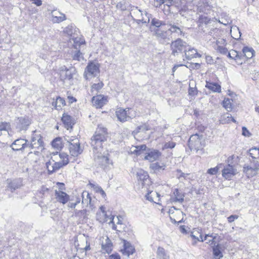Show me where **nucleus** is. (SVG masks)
Here are the masks:
<instances>
[{"label": "nucleus", "instance_id": "nucleus-1", "mask_svg": "<svg viewBox=\"0 0 259 259\" xmlns=\"http://www.w3.org/2000/svg\"><path fill=\"white\" fill-rule=\"evenodd\" d=\"M107 130L99 125L95 135L91 138V145L93 148L95 163L101 166H106L109 162L106 151L103 148L102 143L107 140Z\"/></svg>", "mask_w": 259, "mask_h": 259}, {"label": "nucleus", "instance_id": "nucleus-2", "mask_svg": "<svg viewBox=\"0 0 259 259\" xmlns=\"http://www.w3.org/2000/svg\"><path fill=\"white\" fill-rule=\"evenodd\" d=\"M43 147L44 142L40 134L36 131H33L31 137L30 144H28V148L37 150V151H34V154L37 155L39 153L38 150H41Z\"/></svg>", "mask_w": 259, "mask_h": 259}, {"label": "nucleus", "instance_id": "nucleus-3", "mask_svg": "<svg viewBox=\"0 0 259 259\" xmlns=\"http://www.w3.org/2000/svg\"><path fill=\"white\" fill-rule=\"evenodd\" d=\"M204 140L202 136H199L198 134L192 135L188 141V146L191 150H195L198 151L202 149L204 146Z\"/></svg>", "mask_w": 259, "mask_h": 259}, {"label": "nucleus", "instance_id": "nucleus-4", "mask_svg": "<svg viewBox=\"0 0 259 259\" xmlns=\"http://www.w3.org/2000/svg\"><path fill=\"white\" fill-rule=\"evenodd\" d=\"M66 140L69 143L68 148L71 156L77 157L82 153V149L80 147V143L78 139L69 138L68 139H66Z\"/></svg>", "mask_w": 259, "mask_h": 259}, {"label": "nucleus", "instance_id": "nucleus-5", "mask_svg": "<svg viewBox=\"0 0 259 259\" xmlns=\"http://www.w3.org/2000/svg\"><path fill=\"white\" fill-rule=\"evenodd\" d=\"M99 72V64L94 62H91L89 63L85 69L84 77L86 79H89L92 77L97 76Z\"/></svg>", "mask_w": 259, "mask_h": 259}, {"label": "nucleus", "instance_id": "nucleus-6", "mask_svg": "<svg viewBox=\"0 0 259 259\" xmlns=\"http://www.w3.org/2000/svg\"><path fill=\"white\" fill-rule=\"evenodd\" d=\"M134 111L129 108L123 109L118 108L116 111V115L118 119L121 122H124L130 118L135 116Z\"/></svg>", "mask_w": 259, "mask_h": 259}, {"label": "nucleus", "instance_id": "nucleus-7", "mask_svg": "<svg viewBox=\"0 0 259 259\" xmlns=\"http://www.w3.org/2000/svg\"><path fill=\"white\" fill-rule=\"evenodd\" d=\"M252 165H245L243 167V172L248 178H252L256 176L259 170V161L253 160L251 162Z\"/></svg>", "mask_w": 259, "mask_h": 259}, {"label": "nucleus", "instance_id": "nucleus-8", "mask_svg": "<svg viewBox=\"0 0 259 259\" xmlns=\"http://www.w3.org/2000/svg\"><path fill=\"white\" fill-rule=\"evenodd\" d=\"M57 185L59 186L58 190H55V196L58 201L63 204L66 203L69 199V196L63 190L64 189V185L63 183H58Z\"/></svg>", "mask_w": 259, "mask_h": 259}, {"label": "nucleus", "instance_id": "nucleus-9", "mask_svg": "<svg viewBox=\"0 0 259 259\" xmlns=\"http://www.w3.org/2000/svg\"><path fill=\"white\" fill-rule=\"evenodd\" d=\"M169 214L172 222L178 224L182 222L184 213L180 209L172 207L169 210Z\"/></svg>", "mask_w": 259, "mask_h": 259}, {"label": "nucleus", "instance_id": "nucleus-10", "mask_svg": "<svg viewBox=\"0 0 259 259\" xmlns=\"http://www.w3.org/2000/svg\"><path fill=\"white\" fill-rule=\"evenodd\" d=\"M131 15L134 19L138 23L142 22L143 23H149L150 21V14L145 13V19H142L141 18L144 15V13L139 9L137 8L132 10L131 12Z\"/></svg>", "mask_w": 259, "mask_h": 259}, {"label": "nucleus", "instance_id": "nucleus-11", "mask_svg": "<svg viewBox=\"0 0 259 259\" xmlns=\"http://www.w3.org/2000/svg\"><path fill=\"white\" fill-rule=\"evenodd\" d=\"M154 35L156 38L162 44H168L170 37L168 31L162 29V28L158 29H153Z\"/></svg>", "mask_w": 259, "mask_h": 259}, {"label": "nucleus", "instance_id": "nucleus-12", "mask_svg": "<svg viewBox=\"0 0 259 259\" xmlns=\"http://www.w3.org/2000/svg\"><path fill=\"white\" fill-rule=\"evenodd\" d=\"M75 73V69L73 67L67 69L65 66H62L60 68V76L61 80H70L72 78L73 75Z\"/></svg>", "mask_w": 259, "mask_h": 259}, {"label": "nucleus", "instance_id": "nucleus-13", "mask_svg": "<svg viewBox=\"0 0 259 259\" xmlns=\"http://www.w3.org/2000/svg\"><path fill=\"white\" fill-rule=\"evenodd\" d=\"M68 155L65 153H59L58 152L52 153V159L58 162L61 167L66 165L69 162Z\"/></svg>", "mask_w": 259, "mask_h": 259}, {"label": "nucleus", "instance_id": "nucleus-14", "mask_svg": "<svg viewBox=\"0 0 259 259\" xmlns=\"http://www.w3.org/2000/svg\"><path fill=\"white\" fill-rule=\"evenodd\" d=\"M186 42L183 41L181 39H178L175 41H173L171 44V47L172 49V54L176 55L178 51L182 52L186 51V48H188Z\"/></svg>", "mask_w": 259, "mask_h": 259}, {"label": "nucleus", "instance_id": "nucleus-15", "mask_svg": "<svg viewBox=\"0 0 259 259\" xmlns=\"http://www.w3.org/2000/svg\"><path fill=\"white\" fill-rule=\"evenodd\" d=\"M237 173V170L230 164L225 166L222 170V176L225 179L230 180Z\"/></svg>", "mask_w": 259, "mask_h": 259}, {"label": "nucleus", "instance_id": "nucleus-16", "mask_svg": "<svg viewBox=\"0 0 259 259\" xmlns=\"http://www.w3.org/2000/svg\"><path fill=\"white\" fill-rule=\"evenodd\" d=\"M27 141L23 139H19L15 140L11 145L12 149L15 151L24 150L28 148Z\"/></svg>", "mask_w": 259, "mask_h": 259}, {"label": "nucleus", "instance_id": "nucleus-17", "mask_svg": "<svg viewBox=\"0 0 259 259\" xmlns=\"http://www.w3.org/2000/svg\"><path fill=\"white\" fill-rule=\"evenodd\" d=\"M31 121L27 117H21L18 118L17 128L19 131H26L30 124Z\"/></svg>", "mask_w": 259, "mask_h": 259}, {"label": "nucleus", "instance_id": "nucleus-18", "mask_svg": "<svg viewBox=\"0 0 259 259\" xmlns=\"http://www.w3.org/2000/svg\"><path fill=\"white\" fill-rule=\"evenodd\" d=\"M97 220L101 223L107 222L110 221V218L111 216L107 215L105 207L102 206L100 207L99 211L96 214Z\"/></svg>", "mask_w": 259, "mask_h": 259}, {"label": "nucleus", "instance_id": "nucleus-19", "mask_svg": "<svg viewBox=\"0 0 259 259\" xmlns=\"http://www.w3.org/2000/svg\"><path fill=\"white\" fill-rule=\"evenodd\" d=\"M102 249L104 253H110L112 250V244L110 240L107 236L102 237L100 239Z\"/></svg>", "mask_w": 259, "mask_h": 259}, {"label": "nucleus", "instance_id": "nucleus-20", "mask_svg": "<svg viewBox=\"0 0 259 259\" xmlns=\"http://www.w3.org/2000/svg\"><path fill=\"white\" fill-rule=\"evenodd\" d=\"M107 102V98L101 95L94 96L92 98L93 104L97 108L102 107Z\"/></svg>", "mask_w": 259, "mask_h": 259}, {"label": "nucleus", "instance_id": "nucleus-21", "mask_svg": "<svg viewBox=\"0 0 259 259\" xmlns=\"http://www.w3.org/2000/svg\"><path fill=\"white\" fill-rule=\"evenodd\" d=\"M7 184L8 188L13 192L22 186V181L21 179L7 180Z\"/></svg>", "mask_w": 259, "mask_h": 259}, {"label": "nucleus", "instance_id": "nucleus-22", "mask_svg": "<svg viewBox=\"0 0 259 259\" xmlns=\"http://www.w3.org/2000/svg\"><path fill=\"white\" fill-rule=\"evenodd\" d=\"M51 15V21L54 23H59L66 19L65 15L59 11H53Z\"/></svg>", "mask_w": 259, "mask_h": 259}, {"label": "nucleus", "instance_id": "nucleus-23", "mask_svg": "<svg viewBox=\"0 0 259 259\" xmlns=\"http://www.w3.org/2000/svg\"><path fill=\"white\" fill-rule=\"evenodd\" d=\"M161 156V153L157 150H152L147 153L144 159L150 162H153L158 159Z\"/></svg>", "mask_w": 259, "mask_h": 259}, {"label": "nucleus", "instance_id": "nucleus-24", "mask_svg": "<svg viewBox=\"0 0 259 259\" xmlns=\"http://www.w3.org/2000/svg\"><path fill=\"white\" fill-rule=\"evenodd\" d=\"M62 121L64 124L65 127L67 130H69V128H72V126L74 124V121L73 118L71 116L66 113H64L63 115V116L62 117Z\"/></svg>", "mask_w": 259, "mask_h": 259}, {"label": "nucleus", "instance_id": "nucleus-25", "mask_svg": "<svg viewBox=\"0 0 259 259\" xmlns=\"http://www.w3.org/2000/svg\"><path fill=\"white\" fill-rule=\"evenodd\" d=\"M147 200L151 202H154L156 204H159L160 194L157 192L151 191L145 196Z\"/></svg>", "mask_w": 259, "mask_h": 259}, {"label": "nucleus", "instance_id": "nucleus-26", "mask_svg": "<svg viewBox=\"0 0 259 259\" xmlns=\"http://www.w3.org/2000/svg\"><path fill=\"white\" fill-rule=\"evenodd\" d=\"M147 147L146 145H141L140 146H132L128 151L131 154H135L136 156L140 155L142 151L146 150Z\"/></svg>", "mask_w": 259, "mask_h": 259}, {"label": "nucleus", "instance_id": "nucleus-27", "mask_svg": "<svg viewBox=\"0 0 259 259\" xmlns=\"http://www.w3.org/2000/svg\"><path fill=\"white\" fill-rule=\"evenodd\" d=\"M205 87L212 92L219 93L221 92V87L217 83L206 81Z\"/></svg>", "mask_w": 259, "mask_h": 259}, {"label": "nucleus", "instance_id": "nucleus-28", "mask_svg": "<svg viewBox=\"0 0 259 259\" xmlns=\"http://www.w3.org/2000/svg\"><path fill=\"white\" fill-rule=\"evenodd\" d=\"M173 196H172L170 199V201L172 202H182L184 200V195L180 193L178 189H176L175 190Z\"/></svg>", "mask_w": 259, "mask_h": 259}, {"label": "nucleus", "instance_id": "nucleus-29", "mask_svg": "<svg viewBox=\"0 0 259 259\" xmlns=\"http://www.w3.org/2000/svg\"><path fill=\"white\" fill-rule=\"evenodd\" d=\"M198 13H203L204 14L210 13L211 7L207 3H199L197 5Z\"/></svg>", "mask_w": 259, "mask_h": 259}, {"label": "nucleus", "instance_id": "nucleus-30", "mask_svg": "<svg viewBox=\"0 0 259 259\" xmlns=\"http://www.w3.org/2000/svg\"><path fill=\"white\" fill-rule=\"evenodd\" d=\"M76 31L77 30H76V28L71 24L65 27L62 32L64 35L72 37L73 35H76Z\"/></svg>", "mask_w": 259, "mask_h": 259}, {"label": "nucleus", "instance_id": "nucleus-31", "mask_svg": "<svg viewBox=\"0 0 259 259\" xmlns=\"http://www.w3.org/2000/svg\"><path fill=\"white\" fill-rule=\"evenodd\" d=\"M184 52H185L186 57L188 60L196 58L199 56L197 50L194 48H190L189 46H188V48H186V51Z\"/></svg>", "mask_w": 259, "mask_h": 259}, {"label": "nucleus", "instance_id": "nucleus-32", "mask_svg": "<svg viewBox=\"0 0 259 259\" xmlns=\"http://www.w3.org/2000/svg\"><path fill=\"white\" fill-rule=\"evenodd\" d=\"M168 26L169 27L168 29V31H170L171 34H175L176 36L184 35V33L180 27L171 24H169Z\"/></svg>", "mask_w": 259, "mask_h": 259}, {"label": "nucleus", "instance_id": "nucleus-33", "mask_svg": "<svg viewBox=\"0 0 259 259\" xmlns=\"http://www.w3.org/2000/svg\"><path fill=\"white\" fill-rule=\"evenodd\" d=\"M242 53V59L244 58L250 59L253 56L254 51L252 48L245 47L243 48Z\"/></svg>", "mask_w": 259, "mask_h": 259}, {"label": "nucleus", "instance_id": "nucleus-34", "mask_svg": "<svg viewBox=\"0 0 259 259\" xmlns=\"http://www.w3.org/2000/svg\"><path fill=\"white\" fill-rule=\"evenodd\" d=\"M221 246L220 244H218L217 245H215V244H214L212 248V252L215 259H220L223 257V255L221 250Z\"/></svg>", "mask_w": 259, "mask_h": 259}, {"label": "nucleus", "instance_id": "nucleus-35", "mask_svg": "<svg viewBox=\"0 0 259 259\" xmlns=\"http://www.w3.org/2000/svg\"><path fill=\"white\" fill-rule=\"evenodd\" d=\"M156 253L158 259H169V255L162 247H159L157 248Z\"/></svg>", "mask_w": 259, "mask_h": 259}, {"label": "nucleus", "instance_id": "nucleus-36", "mask_svg": "<svg viewBox=\"0 0 259 259\" xmlns=\"http://www.w3.org/2000/svg\"><path fill=\"white\" fill-rule=\"evenodd\" d=\"M52 105L54 106L57 110H60L63 106L65 105V101L63 98L58 97L56 98V101L52 103Z\"/></svg>", "mask_w": 259, "mask_h": 259}, {"label": "nucleus", "instance_id": "nucleus-37", "mask_svg": "<svg viewBox=\"0 0 259 259\" xmlns=\"http://www.w3.org/2000/svg\"><path fill=\"white\" fill-rule=\"evenodd\" d=\"M165 165L158 162L153 163L150 164V168L154 172H160L165 169Z\"/></svg>", "mask_w": 259, "mask_h": 259}, {"label": "nucleus", "instance_id": "nucleus-38", "mask_svg": "<svg viewBox=\"0 0 259 259\" xmlns=\"http://www.w3.org/2000/svg\"><path fill=\"white\" fill-rule=\"evenodd\" d=\"M200 238H201V241L203 242L204 241H206L207 243H210V244H215L214 239L216 238V236H214L213 234L209 235L206 234L205 235L204 238H203L202 235H200Z\"/></svg>", "mask_w": 259, "mask_h": 259}, {"label": "nucleus", "instance_id": "nucleus-39", "mask_svg": "<svg viewBox=\"0 0 259 259\" xmlns=\"http://www.w3.org/2000/svg\"><path fill=\"white\" fill-rule=\"evenodd\" d=\"M228 56L233 59H234L236 61H239L242 60V54L239 53L238 52L235 50H231L230 51L228 54Z\"/></svg>", "mask_w": 259, "mask_h": 259}, {"label": "nucleus", "instance_id": "nucleus-40", "mask_svg": "<svg viewBox=\"0 0 259 259\" xmlns=\"http://www.w3.org/2000/svg\"><path fill=\"white\" fill-rule=\"evenodd\" d=\"M151 25L154 27L153 29H158L162 28L165 25V23L163 21H161L155 18L152 19Z\"/></svg>", "mask_w": 259, "mask_h": 259}, {"label": "nucleus", "instance_id": "nucleus-41", "mask_svg": "<svg viewBox=\"0 0 259 259\" xmlns=\"http://www.w3.org/2000/svg\"><path fill=\"white\" fill-rule=\"evenodd\" d=\"M70 41L71 43L72 41H73L75 48H76L77 46H80L81 44H83L84 42V40L83 39L80 37L75 36V35L72 36L70 38Z\"/></svg>", "mask_w": 259, "mask_h": 259}, {"label": "nucleus", "instance_id": "nucleus-42", "mask_svg": "<svg viewBox=\"0 0 259 259\" xmlns=\"http://www.w3.org/2000/svg\"><path fill=\"white\" fill-rule=\"evenodd\" d=\"M249 153L253 160L259 161V147L252 148L249 150Z\"/></svg>", "mask_w": 259, "mask_h": 259}, {"label": "nucleus", "instance_id": "nucleus-43", "mask_svg": "<svg viewBox=\"0 0 259 259\" xmlns=\"http://www.w3.org/2000/svg\"><path fill=\"white\" fill-rule=\"evenodd\" d=\"M230 33L232 37L235 39H238L241 36V33L239 29L236 26H233L231 27Z\"/></svg>", "mask_w": 259, "mask_h": 259}, {"label": "nucleus", "instance_id": "nucleus-44", "mask_svg": "<svg viewBox=\"0 0 259 259\" xmlns=\"http://www.w3.org/2000/svg\"><path fill=\"white\" fill-rule=\"evenodd\" d=\"M103 83L102 81H100L97 83H94L91 87V92L93 95L97 94L98 92L103 87Z\"/></svg>", "mask_w": 259, "mask_h": 259}, {"label": "nucleus", "instance_id": "nucleus-45", "mask_svg": "<svg viewBox=\"0 0 259 259\" xmlns=\"http://www.w3.org/2000/svg\"><path fill=\"white\" fill-rule=\"evenodd\" d=\"M135 249L130 243L125 242L124 240V251L126 255L128 256L133 254L134 252Z\"/></svg>", "mask_w": 259, "mask_h": 259}, {"label": "nucleus", "instance_id": "nucleus-46", "mask_svg": "<svg viewBox=\"0 0 259 259\" xmlns=\"http://www.w3.org/2000/svg\"><path fill=\"white\" fill-rule=\"evenodd\" d=\"M82 203L88 206L91 203V197L87 191L83 192L82 194Z\"/></svg>", "mask_w": 259, "mask_h": 259}, {"label": "nucleus", "instance_id": "nucleus-47", "mask_svg": "<svg viewBox=\"0 0 259 259\" xmlns=\"http://www.w3.org/2000/svg\"><path fill=\"white\" fill-rule=\"evenodd\" d=\"M52 146L57 150H60L63 147L61 138H57L55 139L52 142Z\"/></svg>", "mask_w": 259, "mask_h": 259}, {"label": "nucleus", "instance_id": "nucleus-48", "mask_svg": "<svg viewBox=\"0 0 259 259\" xmlns=\"http://www.w3.org/2000/svg\"><path fill=\"white\" fill-rule=\"evenodd\" d=\"M174 0H164L163 10L165 13L170 12V7L172 6Z\"/></svg>", "mask_w": 259, "mask_h": 259}, {"label": "nucleus", "instance_id": "nucleus-49", "mask_svg": "<svg viewBox=\"0 0 259 259\" xmlns=\"http://www.w3.org/2000/svg\"><path fill=\"white\" fill-rule=\"evenodd\" d=\"M232 100L229 98H225L223 102V107L228 111L232 109Z\"/></svg>", "mask_w": 259, "mask_h": 259}, {"label": "nucleus", "instance_id": "nucleus-50", "mask_svg": "<svg viewBox=\"0 0 259 259\" xmlns=\"http://www.w3.org/2000/svg\"><path fill=\"white\" fill-rule=\"evenodd\" d=\"M10 127V124L6 122H0V131H2L4 133V135H8V130Z\"/></svg>", "mask_w": 259, "mask_h": 259}, {"label": "nucleus", "instance_id": "nucleus-51", "mask_svg": "<svg viewBox=\"0 0 259 259\" xmlns=\"http://www.w3.org/2000/svg\"><path fill=\"white\" fill-rule=\"evenodd\" d=\"M137 175L139 179L142 181L146 180L149 177L148 173L142 169L139 170L137 172Z\"/></svg>", "mask_w": 259, "mask_h": 259}, {"label": "nucleus", "instance_id": "nucleus-52", "mask_svg": "<svg viewBox=\"0 0 259 259\" xmlns=\"http://www.w3.org/2000/svg\"><path fill=\"white\" fill-rule=\"evenodd\" d=\"M128 2L126 1L122 0L119 2L116 5V7L118 9L122 11L125 10L128 6Z\"/></svg>", "mask_w": 259, "mask_h": 259}, {"label": "nucleus", "instance_id": "nucleus-53", "mask_svg": "<svg viewBox=\"0 0 259 259\" xmlns=\"http://www.w3.org/2000/svg\"><path fill=\"white\" fill-rule=\"evenodd\" d=\"M207 14H202L199 15V22L201 24H207L210 21V18H208Z\"/></svg>", "mask_w": 259, "mask_h": 259}, {"label": "nucleus", "instance_id": "nucleus-54", "mask_svg": "<svg viewBox=\"0 0 259 259\" xmlns=\"http://www.w3.org/2000/svg\"><path fill=\"white\" fill-rule=\"evenodd\" d=\"M189 175V174L184 173L181 170L178 169L177 170V177L179 180H182V179H186Z\"/></svg>", "mask_w": 259, "mask_h": 259}, {"label": "nucleus", "instance_id": "nucleus-55", "mask_svg": "<svg viewBox=\"0 0 259 259\" xmlns=\"http://www.w3.org/2000/svg\"><path fill=\"white\" fill-rule=\"evenodd\" d=\"M73 59L74 60H77L80 61L83 60V56L82 53L79 51H77L73 56Z\"/></svg>", "mask_w": 259, "mask_h": 259}, {"label": "nucleus", "instance_id": "nucleus-56", "mask_svg": "<svg viewBox=\"0 0 259 259\" xmlns=\"http://www.w3.org/2000/svg\"><path fill=\"white\" fill-rule=\"evenodd\" d=\"M176 146V143L174 142H168L165 143L163 146H162V150H165L167 149H172L174 148Z\"/></svg>", "mask_w": 259, "mask_h": 259}, {"label": "nucleus", "instance_id": "nucleus-57", "mask_svg": "<svg viewBox=\"0 0 259 259\" xmlns=\"http://www.w3.org/2000/svg\"><path fill=\"white\" fill-rule=\"evenodd\" d=\"M220 166H217L213 168H210L207 170V174L210 175H216L218 172L219 171V170L220 169Z\"/></svg>", "mask_w": 259, "mask_h": 259}, {"label": "nucleus", "instance_id": "nucleus-58", "mask_svg": "<svg viewBox=\"0 0 259 259\" xmlns=\"http://www.w3.org/2000/svg\"><path fill=\"white\" fill-rule=\"evenodd\" d=\"M53 163H52V157L51 156L50 160L46 162V165L49 174L52 173V168Z\"/></svg>", "mask_w": 259, "mask_h": 259}, {"label": "nucleus", "instance_id": "nucleus-59", "mask_svg": "<svg viewBox=\"0 0 259 259\" xmlns=\"http://www.w3.org/2000/svg\"><path fill=\"white\" fill-rule=\"evenodd\" d=\"M217 50L222 54H226L228 53V50L225 48V46L219 45Z\"/></svg>", "mask_w": 259, "mask_h": 259}, {"label": "nucleus", "instance_id": "nucleus-60", "mask_svg": "<svg viewBox=\"0 0 259 259\" xmlns=\"http://www.w3.org/2000/svg\"><path fill=\"white\" fill-rule=\"evenodd\" d=\"M75 215L85 219L87 216V210L85 209L78 210L75 212Z\"/></svg>", "mask_w": 259, "mask_h": 259}, {"label": "nucleus", "instance_id": "nucleus-61", "mask_svg": "<svg viewBox=\"0 0 259 259\" xmlns=\"http://www.w3.org/2000/svg\"><path fill=\"white\" fill-rule=\"evenodd\" d=\"M52 163H53V168H52V173L56 171L57 170H59V169L61 168L62 167L60 166L59 164L58 163V162H56L54 159H52Z\"/></svg>", "mask_w": 259, "mask_h": 259}, {"label": "nucleus", "instance_id": "nucleus-62", "mask_svg": "<svg viewBox=\"0 0 259 259\" xmlns=\"http://www.w3.org/2000/svg\"><path fill=\"white\" fill-rule=\"evenodd\" d=\"M115 222H116V223L118 224H121V222L118 217H116V218H115V217H113L112 215H111V217L110 218V221L109 222V223H111L114 224Z\"/></svg>", "mask_w": 259, "mask_h": 259}, {"label": "nucleus", "instance_id": "nucleus-63", "mask_svg": "<svg viewBox=\"0 0 259 259\" xmlns=\"http://www.w3.org/2000/svg\"><path fill=\"white\" fill-rule=\"evenodd\" d=\"M94 189L96 192L100 193L103 197H105L106 193L101 187L95 186Z\"/></svg>", "mask_w": 259, "mask_h": 259}, {"label": "nucleus", "instance_id": "nucleus-64", "mask_svg": "<svg viewBox=\"0 0 259 259\" xmlns=\"http://www.w3.org/2000/svg\"><path fill=\"white\" fill-rule=\"evenodd\" d=\"M200 234H200L198 231H195L192 233L191 237L196 239L197 241H201V238H200Z\"/></svg>", "mask_w": 259, "mask_h": 259}]
</instances>
